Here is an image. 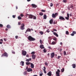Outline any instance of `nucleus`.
I'll return each mask as SVG.
<instances>
[{
    "label": "nucleus",
    "mask_w": 76,
    "mask_h": 76,
    "mask_svg": "<svg viewBox=\"0 0 76 76\" xmlns=\"http://www.w3.org/2000/svg\"><path fill=\"white\" fill-rule=\"evenodd\" d=\"M28 39L30 41H33L36 40L35 39L32 37L31 36H29L28 37Z\"/></svg>",
    "instance_id": "obj_1"
},
{
    "label": "nucleus",
    "mask_w": 76,
    "mask_h": 76,
    "mask_svg": "<svg viewBox=\"0 0 76 76\" xmlns=\"http://www.w3.org/2000/svg\"><path fill=\"white\" fill-rule=\"evenodd\" d=\"M25 25L23 23H22L21 24V26L20 27V29L21 30H23L25 29Z\"/></svg>",
    "instance_id": "obj_2"
},
{
    "label": "nucleus",
    "mask_w": 76,
    "mask_h": 76,
    "mask_svg": "<svg viewBox=\"0 0 76 76\" xmlns=\"http://www.w3.org/2000/svg\"><path fill=\"white\" fill-rule=\"evenodd\" d=\"M58 15V14L57 13H56L55 14L54 13H53L52 15V18H56V16H57Z\"/></svg>",
    "instance_id": "obj_3"
},
{
    "label": "nucleus",
    "mask_w": 76,
    "mask_h": 76,
    "mask_svg": "<svg viewBox=\"0 0 76 76\" xmlns=\"http://www.w3.org/2000/svg\"><path fill=\"white\" fill-rule=\"evenodd\" d=\"M22 54L23 55V56H25L26 55V54L27 53L26 52L25 50H22Z\"/></svg>",
    "instance_id": "obj_4"
},
{
    "label": "nucleus",
    "mask_w": 76,
    "mask_h": 76,
    "mask_svg": "<svg viewBox=\"0 0 76 76\" xmlns=\"http://www.w3.org/2000/svg\"><path fill=\"white\" fill-rule=\"evenodd\" d=\"M3 56H5V57H8V55H7V54L5 52L2 55L1 57H3Z\"/></svg>",
    "instance_id": "obj_5"
},
{
    "label": "nucleus",
    "mask_w": 76,
    "mask_h": 76,
    "mask_svg": "<svg viewBox=\"0 0 76 76\" xmlns=\"http://www.w3.org/2000/svg\"><path fill=\"white\" fill-rule=\"evenodd\" d=\"M59 20H65V18L62 16H59Z\"/></svg>",
    "instance_id": "obj_6"
},
{
    "label": "nucleus",
    "mask_w": 76,
    "mask_h": 76,
    "mask_svg": "<svg viewBox=\"0 0 76 76\" xmlns=\"http://www.w3.org/2000/svg\"><path fill=\"white\" fill-rule=\"evenodd\" d=\"M51 55V57L52 58H53L54 57V56H55V54H54V53H52L50 54Z\"/></svg>",
    "instance_id": "obj_7"
},
{
    "label": "nucleus",
    "mask_w": 76,
    "mask_h": 76,
    "mask_svg": "<svg viewBox=\"0 0 76 76\" xmlns=\"http://www.w3.org/2000/svg\"><path fill=\"white\" fill-rule=\"evenodd\" d=\"M47 75L48 76H51V75H52V72L51 71H49Z\"/></svg>",
    "instance_id": "obj_8"
},
{
    "label": "nucleus",
    "mask_w": 76,
    "mask_h": 76,
    "mask_svg": "<svg viewBox=\"0 0 76 76\" xmlns=\"http://www.w3.org/2000/svg\"><path fill=\"white\" fill-rule=\"evenodd\" d=\"M31 6H32V7L33 8H36V7H37V6L35 4H32L31 5Z\"/></svg>",
    "instance_id": "obj_9"
},
{
    "label": "nucleus",
    "mask_w": 76,
    "mask_h": 76,
    "mask_svg": "<svg viewBox=\"0 0 76 76\" xmlns=\"http://www.w3.org/2000/svg\"><path fill=\"white\" fill-rule=\"evenodd\" d=\"M75 34H76V32L75 31H73L72 32V33L71 34V36H74Z\"/></svg>",
    "instance_id": "obj_10"
},
{
    "label": "nucleus",
    "mask_w": 76,
    "mask_h": 76,
    "mask_svg": "<svg viewBox=\"0 0 76 76\" xmlns=\"http://www.w3.org/2000/svg\"><path fill=\"white\" fill-rule=\"evenodd\" d=\"M32 69L31 68H28L27 69V72H32Z\"/></svg>",
    "instance_id": "obj_11"
},
{
    "label": "nucleus",
    "mask_w": 76,
    "mask_h": 76,
    "mask_svg": "<svg viewBox=\"0 0 76 76\" xmlns=\"http://www.w3.org/2000/svg\"><path fill=\"white\" fill-rule=\"evenodd\" d=\"M32 59H35L36 57V55H32L31 56Z\"/></svg>",
    "instance_id": "obj_12"
},
{
    "label": "nucleus",
    "mask_w": 76,
    "mask_h": 76,
    "mask_svg": "<svg viewBox=\"0 0 76 76\" xmlns=\"http://www.w3.org/2000/svg\"><path fill=\"white\" fill-rule=\"evenodd\" d=\"M31 68L32 69H34V64L31 63Z\"/></svg>",
    "instance_id": "obj_13"
},
{
    "label": "nucleus",
    "mask_w": 76,
    "mask_h": 76,
    "mask_svg": "<svg viewBox=\"0 0 76 76\" xmlns=\"http://www.w3.org/2000/svg\"><path fill=\"white\" fill-rule=\"evenodd\" d=\"M20 65L22 66H23L24 65V62L21 61L20 63Z\"/></svg>",
    "instance_id": "obj_14"
},
{
    "label": "nucleus",
    "mask_w": 76,
    "mask_h": 76,
    "mask_svg": "<svg viewBox=\"0 0 76 76\" xmlns=\"http://www.w3.org/2000/svg\"><path fill=\"white\" fill-rule=\"evenodd\" d=\"M40 48H41V49H43L44 48V45H40Z\"/></svg>",
    "instance_id": "obj_15"
},
{
    "label": "nucleus",
    "mask_w": 76,
    "mask_h": 76,
    "mask_svg": "<svg viewBox=\"0 0 76 76\" xmlns=\"http://www.w3.org/2000/svg\"><path fill=\"white\" fill-rule=\"evenodd\" d=\"M28 17L30 19H32V18H33V15H29L28 16Z\"/></svg>",
    "instance_id": "obj_16"
},
{
    "label": "nucleus",
    "mask_w": 76,
    "mask_h": 76,
    "mask_svg": "<svg viewBox=\"0 0 76 76\" xmlns=\"http://www.w3.org/2000/svg\"><path fill=\"white\" fill-rule=\"evenodd\" d=\"M56 76H60L59 73L57 72V71L56 72Z\"/></svg>",
    "instance_id": "obj_17"
},
{
    "label": "nucleus",
    "mask_w": 76,
    "mask_h": 76,
    "mask_svg": "<svg viewBox=\"0 0 76 76\" xmlns=\"http://www.w3.org/2000/svg\"><path fill=\"white\" fill-rule=\"evenodd\" d=\"M49 22L50 24H52V23H53V20L51 19Z\"/></svg>",
    "instance_id": "obj_18"
},
{
    "label": "nucleus",
    "mask_w": 76,
    "mask_h": 76,
    "mask_svg": "<svg viewBox=\"0 0 76 76\" xmlns=\"http://www.w3.org/2000/svg\"><path fill=\"white\" fill-rule=\"evenodd\" d=\"M7 28H8V29H10V28H11V26H10V25H8L7 26Z\"/></svg>",
    "instance_id": "obj_19"
},
{
    "label": "nucleus",
    "mask_w": 76,
    "mask_h": 76,
    "mask_svg": "<svg viewBox=\"0 0 76 76\" xmlns=\"http://www.w3.org/2000/svg\"><path fill=\"white\" fill-rule=\"evenodd\" d=\"M53 34H54V35H55V36H56V37H58V34H57V33H56V32L53 33Z\"/></svg>",
    "instance_id": "obj_20"
},
{
    "label": "nucleus",
    "mask_w": 76,
    "mask_h": 76,
    "mask_svg": "<svg viewBox=\"0 0 76 76\" xmlns=\"http://www.w3.org/2000/svg\"><path fill=\"white\" fill-rule=\"evenodd\" d=\"M64 68H63L62 69H61V72L62 73H63L64 72Z\"/></svg>",
    "instance_id": "obj_21"
},
{
    "label": "nucleus",
    "mask_w": 76,
    "mask_h": 76,
    "mask_svg": "<svg viewBox=\"0 0 76 76\" xmlns=\"http://www.w3.org/2000/svg\"><path fill=\"white\" fill-rule=\"evenodd\" d=\"M43 17L45 19H47V15H44Z\"/></svg>",
    "instance_id": "obj_22"
},
{
    "label": "nucleus",
    "mask_w": 76,
    "mask_h": 76,
    "mask_svg": "<svg viewBox=\"0 0 76 76\" xmlns=\"http://www.w3.org/2000/svg\"><path fill=\"white\" fill-rule=\"evenodd\" d=\"M72 66L74 68L76 67V65L75 64H72Z\"/></svg>",
    "instance_id": "obj_23"
},
{
    "label": "nucleus",
    "mask_w": 76,
    "mask_h": 76,
    "mask_svg": "<svg viewBox=\"0 0 76 76\" xmlns=\"http://www.w3.org/2000/svg\"><path fill=\"white\" fill-rule=\"evenodd\" d=\"M56 43L55 41H53L52 42V45H54V44H56Z\"/></svg>",
    "instance_id": "obj_24"
},
{
    "label": "nucleus",
    "mask_w": 76,
    "mask_h": 76,
    "mask_svg": "<svg viewBox=\"0 0 76 76\" xmlns=\"http://www.w3.org/2000/svg\"><path fill=\"white\" fill-rule=\"evenodd\" d=\"M31 30L30 28H28L26 30V31H27V32H31Z\"/></svg>",
    "instance_id": "obj_25"
},
{
    "label": "nucleus",
    "mask_w": 76,
    "mask_h": 76,
    "mask_svg": "<svg viewBox=\"0 0 76 76\" xmlns=\"http://www.w3.org/2000/svg\"><path fill=\"white\" fill-rule=\"evenodd\" d=\"M35 54V52L34 51L32 52L31 53V54H32V55H34Z\"/></svg>",
    "instance_id": "obj_26"
},
{
    "label": "nucleus",
    "mask_w": 76,
    "mask_h": 76,
    "mask_svg": "<svg viewBox=\"0 0 76 76\" xmlns=\"http://www.w3.org/2000/svg\"><path fill=\"white\" fill-rule=\"evenodd\" d=\"M31 64V63L30 62H27L26 63V64L27 66H28V65H29V64Z\"/></svg>",
    "instance_id": "obj_27"
},
{
    "label": "nucleus",
    "mask_w": 76,
    "mask_h": 76,
    "mask_svg": "<svg viewBox=\"0 0 76 76\" xmlns=\"http://www.w3.org/2000/svg\"><path fill=\"white\" fill-rule=\"evenodd\" d=\"M18 19L19 20H21V19H22V18L20 16H19L18 17Z\"/></svg>",
    "instance_id": "obj_28"
},
{
    "label": "nucleus",
    "mask_w": 76,
    "mask_h": 76,
    "mask_svg": "<svg viewBox=\"0 0 76 76\" xmlns=\"http://www.w3.org/2000/svg\"><path fill=\"white\" fill-rule=\"evenodd\" d=\"M66 35H69V31H66Z\"/></svg>",
    "instance_id": "obj_29"
},
{
    "label": "nucleus",
    "mask_w": 76,
    "mask_h": 76,
    "mask_svg": "<svg viewBox=\"0 0 76 76\" xmlns=\"http://www.w3.org/2000/svg\"><path fill=\"white\" fill-rule=\"evenodd\" d=\"M39 15L40 16H42L43 14V13H42V12H40L39 13Z\"/></svg>",
    "instance_id": "obj_30"
},
{
    "label": "nucleus",
    "mask_w": 76,
    "mask_h": 76,
    "mask_svg": "<svg viewBox=\"0 0 76 76\" xmlns=\"http://www.w3.org/2000/svg\"><path fill=\"white\" fill-rule=\"evenodd\" d=\"M33 19H36L37 18L36 16H34V15H33Z\"/></svg>",
    "instance_id": "obj_31"
},
{
    "label": "nucleus",
    "mask_w": 76,
    "mask_h": 76,
    "mask_svg": "<svg viewBox=\"0 0 76 76\" xmlns=\"http://www.w3.org/2000/svg\"><path fill=\"white\" fill-rule=\"evenodd\" d=\"M47 51V50H46V49H44L43 50V52H44V53H46Z\"/></svg>",
    "instance_id": "obj_32"
},
{
    "label": "nucleus",
    "mask_w": 76,
    "mask_h": 76,
    "mask_svg": "<svg viewBox=\"0 0 76 76\" xmlns=\"http://www.w3.org/2000/svg\"><path fill=\"white\" fill-rule=\"evenodd\" d=\"M65 19L66 20H69V17H65Z\"/></svg>",
    "instance_id": "obj_33"
},
{
    "label": "nucleus",
    "mask_w": 76,
    "mask_h": 76,
    "mask_svg": "<svg viewBox=\"0 0 76 76\" xmlns=\"http://www.w3.org/2000/svg\"><path fill=\"white\" fill-rule=\"evenodd\" d=\"M24 75H26L27 74V73H26V72L25 71L23 73Z\"/></svg>",
    "instance_id": "obj_34"
},
{
    "label": "nucleus",
    "mask_w": 76,
    "mask_h": 76,
    "mask_svg": "<svg viewBox=\"0 0 76 76\" xmlns=\"http://www.w3.org/2000/svg\"><path fill=\"white\" fill-rule=\"evenodd\" d=\"M39 33L41 35H43V32L42 31H40L39 32Z\"/></svg>",
    "instance_id": "obj_35"
},
{
    "label": "nucleus",
    "mask_w": 76,
    "mask_h": 76,
    "mask_svg": "<svg viewBox=\"0 0 76 76\" xmlns=\"http://www.w3.org/2000/svg\"><path fill=\"white\" fill-rule=\"evenodd\" d=\"M64 56H66V51H64Z\"/></svg>",
    "instance_id": "obj_36"
},
{
    "label": "nucleus",
    "mask_w": 76,
    "mask_h": 76,
    "mask_svg": "<svg viewBox=\"0 0 76 76\" xmlns=\"http://www.w3.org/2000/svg\"><path fill=\"white\" fill-rule=\"evenodd\" d=\"M45 65H46V66H48V63H47V62H45Z\"/></svg>",
    "instance_id": "obj_37"
},
{
    "label": "nucleus",
    "mask_w": 76,
    "mask_h": 76,
    "mask_svg": "<svg viewBox=\"0 0 76 76\" xmlns=\"http://www.w3.org/2000/svg\"><path fill=\"white\" fill-rule=\"evenodd\" d=\"M63 1L64 3H66V2H67V0H64Z\"/></svg>",
    "instance_id": "obj_38"
},
{
    "label": "nucleus",
    "mask_w": 76,
    "mask_h": 76,
    "mask_svg": "<svg viewBox=\"0 0 76 76\" xmlns=\"http://www.w3.org/2000/svg\"><path fill=\"white\" fill-rule=\"evenodd\" d=\"M20 16L21 17H23V15L22 14H20Z\"/></svg>",
    "instance_id": "obj_39"
},
{
    "label": "nucleus",
    "mask_w": 76,
    "mask_h": 76,
    "mask_svg": "<svg viewBox=\"0 0 76 76\" xmlns=\"http://www.w3.org/2000/svg\"><path fill=\"white\" fill-rule=\"evenodd\" d=\"M3 25L1 24H0V27H3Z\"/></svg>",
    "instance_id": "obj_40"
},
{
    "label": "nucleus",
    "mask_w": 76,
    "mask_h": 76,
    "mask_svg": "<svg viewBox=\"0 0 76 76\" xmlns=\"http://www.w3.org/2000/svg\"><path fill=\"white\" fill-rule=\"evenodd\" d=\"M57 72L58 73H60V69H57Z\"/></svg>",
    "instance_id": "obj_41"
},
{
    "label": "nucleus",
    "mask_w": 76,
    "mask_h": 76,
    "mask_svg": "<svg viewBox=\"0 0 76 76\" xmlns=\"http://www.w3.org/2000/svg\"><path fill=\"white\" fill-rule=\"evenodd\" d=\"M40 42L41 44H42V40H41V39L40 40Z\"/></svg>",
    "instance_id": "obj_42"
},
{
    "label": "nucleus",
    "mask_w": 76,
    "mask_h": 76,
    "mask_svg": "<svg viewBox=\"0 0 76 76\" xmlns=\"http://www.w3.org/2000/svg\"><path fill=\"white\" fill-rule=\"evenodd\" d=\"M53 6V3H51L50 4V7H52Z\"/></svg>",
    "instance_id": "obj_43"
},
{
    "label": "nucleus",
    "mask_w": 76,
    "mask_h": 76,
    "mask_svg": "<svg viewBox=\"0 0 76 76\" xmlns=\"http://www.w3.org/2000/svg\"><path fill=\"white\" fill-rule=\"evenodd\" d=\"M43 70L44 72V73H45V74H46V73H47V72H46V71H45V70Z\"/></svg>",
    "instance_id": "obj_44"
},
{
    "label": "nucleus",
    "mask_w": 76,
    "mask_h": 76,
    "mask_svg": "<svg viewBox=\"0 0 76 76\" xmlns=\"http://www.w3.org/2000/svg\"><path fill=\"white\" fill-rule=\"evenodd\" d=\"M26 61H28V62H29V60L28 59H26Z\"/></svg>",
    "instance_id": "obj_45"
},
{
    "label": "nucleus",
    "mask_w": 76,
    "mask_h": 76,
    "mask_svg": "<svg viewBox=\"0 0 76 76\" xmlns=\"http://www.w3.org/2000/svg\"><path fill=\"white\" fill-rule=\"evenodd\" d=\"M53 40H54V41H57V39H56V38H54L53 39Z\"/></svg>",
    "instance_id": "obj_46"
},
{
    "label": "nucleus",
    "mask_w": 76,
    "mask_h": 76,
    "mask_svg": "<svg viewBox=\"0 0 76 76\" xmlns=\"http://www.w3.org/2000/svg\"><path fill=\"white\" fill-rule=\"evenodd\" d=\"M53 23L54 24H56V23H57V21H56H56H54L53 22Z\"/></svg>",
    "instance_id": "obj_47"
},
{
    "label": "nucleus",
    "mask_w": 76,
    "mask_h": 76,
    "mask_svg": "<svg viewBox=\"0 0 76 76\" xmlns=\"http://www.w3.org/2000/svg\"><path fill=\"white\" fill-rule=\"evenodd\" d=\"M67 17L69 18V13H67Z\"/></svg>",
    "instance_id": "obj_48"
},
{
    "label": "nucleus",
    "mask_w": 76,
    "mask_h": 76,
    "mask_svg": "<svg viewBox=\"0 0 76 76\" xmlns=\"http://www.w3.org/2000/svg\"><path fill=\"white\" fill-rule=\"evenodd\" d=\"M41 11L43 12H45V10H42Z\"/></svg>",
    "instance_id": "obj_49"
},
{
    "label": "nucleus",
    "mask_w": 76,
    "mask_h": 76,
    "mask_svg": "<svg viewBox=\"0 0 76 76\" xmlns=\"http://www.w3.org/2000/svg\"><path fill=\"white\" fill-rule=\"evenodd\" d=\"M26 57H29V55L27 54L26 55Z\"/></svg>",
    "instance_id": "obj_50"
},
{
    "label": "nucleus",
    "mask_w": 76,
    "mask_h": 76,
    "mask_svg": "<svg viewBox=\"0 0 76 76\" xmlns=\"http://www.w3.org/2000/svg\"><path fill=\"white\" fill-rule=\"evenodd\" d=\"M48 48H49V49H52L51 48V47H50V46L48 47Z\"/></svg>",
    "instance_id": "obj_51"
},
{
    "label": "nucleus",
    "mask_w": 76,
    "mask_h": 76,
    "mask_svg": "<svg viewBox=\"0 0 76 76\" xmlns=\"http://www.w3.org/2000/svg\"><path fill=\"white\" fill-rule=\"evenodd\" d=\"M43 68H44V69H43V70H45V69H46V68H45V67L44 66V67H43Z\"/></svg>",
    "instance_id": "obj_52"
},
{
    "label": "nucleus",
    "mask_w": 76,
    "mask_h": 76,
    "mask_svg": "<svg viewBox=\"0 0 76 76\" xmlns=\"http://www.w3.org/2000/svg\"><path fill=\"white\" fill-rule=\"evenodd\" d=\"M15 38H16V39H18V36H15Z\"/></svg>",
    "instance_id": "obj_53"
},
{
    "label": "nucleus",
    "mask_w": 76,
    "mask_h": 76,
    "mask_svg": "<svg viewBox=\"0 0 76 76\" xmlns=\"http://www.w3.org/2000/svg\"><path fill=\"white\" fill-rule=\"evenodd\" d=\"M47 32H50V30H49V29H48L47 30Z\"/></svg>",
    "instance_id": "obj_54"
},
{
    "label": "nucleus",
    "mask_w": 76,
    "mask_h": 76,
    "mask_svg": "<svg viewBox=\"0 0 76 76\" xmlns=\"http://www.w3.org/2000/svg\"><path fill=\"white\" fill-rule=\"evenodd\" d=\"M20 24H21L20 22H18V25H20Z\"/></svg>",
    "instance_id": "obj_55"
},
{
    "label": "nucleus",
    "mask_w": 76,
    "mask_h": 76,
    "mask_svg": "<svg viewBox=\"0 0 76 76\" xmlns=\"http://www.w3.org/2000/svg\"><path fill=\"white\" fill-rule=\"evenodd\" d=\"M15 15H12V17L13 18H15Z\"/></svg>",
    "instance_id": "obj_56"
},
{
    "label": "nucleus",
    "mask_w": 76,
    "mask_h": 76,
    "mask_svg": "<svg viewBox=\"0 0 76 76\" xmlns=\"http://www.w3.org/2000/svg\"><path fill=\"white\" fill-rule=\"evenodd\" d=\"M53 31H57V30L56 29H53Z\"/></svg>",
    "instance_id": "obj_57"
},
{
    "label": "nucleus",
    "mask_w": 76,
    "mask_h": 76,
    "mask_svg": "<svg viewBox=\"0 0 76 76\" xmlns=\"http://www.w3.org/2000/svg\"><path fill=\"white\" fill-rule=\"evenodd\" d=\"M60 57H61L60 56H58V59H59Z\"/></svg>",
    "instance_id": "obj_58"
},
{
    "label": "nucleus",
    "mask_w": 76,
    "mask_h": 76,
    "mask_svg": "<svg viewBox=\"0 0 76 76\" xmlns=\"http://www.w3.org/2000/svg\"><path fill=\"white\" fill-rule=\"evenodd\" d=\"M70 7H71V8H73V5H71L70 6Z\"/></svg>",
    "instance_id": "obj_59"
},
{
    "label": "nucleus",
    "mask_w": 76,
    "mask_h": 76,
    "mask_svg": "<svg viewBox=\"0 0 76 76\" xmlns=\"http://www.w3.org/2000/svg\"><path fill=\"white\" fill-rule=\"evenodd\" d=\"M39 75H40V76H42V73H40L39 74Z\"/></svg>",
    "instance_id": "obj_60"
},
{
    "label": "nucleus",
    "mask_w": 76,
    "mask_h": 76,
    "mask_svg": "<svg viewBox=\"0 0 76 76\" xmlns=\"http://www.w3.org/2000/svg\"><path fill=\"white\" fill-rule=\"evenodd\" d=\"M29 61H31V60H32V59L31 58H29Z\"/></svg>",
    "instance_id": "obj_61"
},
{
    "label": "nucleus",
    "mask_w": 76,
    "mask_h": 76,
    "mask_svg": "<svg viewBox=\"0 0 76 76\" xmlns=\"http://www.w3.org/2000/svg\"><path fill=\"white\" fill-rule=\"evenodd\" d=\"M61 51H62V49H60V52H61Z\"/></svg>",
    "instance_id": "obj_62"
},
{
    "label": "nucleus",
    "mask_w": 76,
    "mask_h": 76,
    "mask_svg": "<svg viewBox=\"0 0 76 76\" xmlns=\"http://www.w3.org/2000/svg\"><path fill=\"white\" fill-rule=\"evenodd\" d=\"M26 69H28V66H27L26 67Z\"/></svg>",
    "instance_id": "obj_63"
},
{
    "label": "nucleus",
    "mask_w": 76,
    "mask_h": 76,
    "mask_svg": "<svg viewBox=\"0 0 76 76\" xmlns=\"http://www.w3.org/2000/svg\"><path fill=\"white\" fill-rule=\"evenodd\" d=\"M33 76H38L37 75H33Z\"/></svg>",
    "instance_id": "obj_64"
}]
</instances>
